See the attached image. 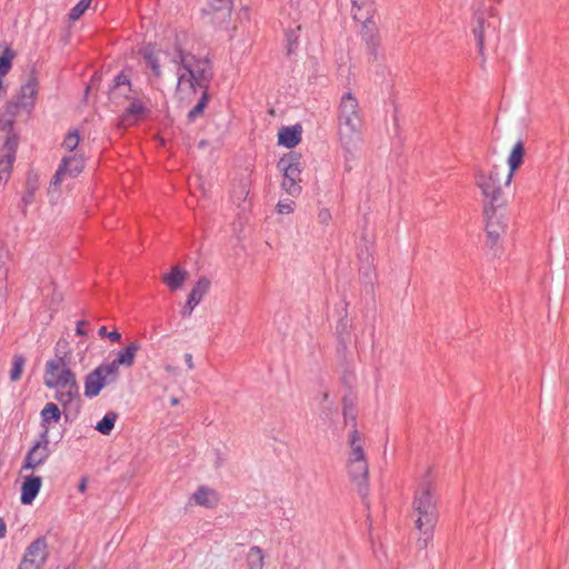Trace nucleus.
<instances>
[{"instance_id":"f257e3e1","label":"nucleus","mask_w":569,"mask_h":569,"mask_svg":"<svg viewBox=\"0 0 569 569\" xmlns=\"http://www.w3.org/2000/svg\"><path fill=\"white\" fill-rule=\"evenodd\" d=\"M412 509L417 518L415 528L418 531L417 547L426 549L433 539L435 527L438 521L437 498L431 479V471L420 480L413 493Z\"/></svg>"},{"instance_id":"f03ea898","label":"nucleus","mask_w":569,"mask_h":569,"mask_svg":"<svg viewBox=\"0 0 569 569\" xmlns=\"http://www.w3.org/2000/svg\"><path fill=\"white\" fill-rule=\"evenodd\" d=\"M363 118L360 112L359 101L352 92L342 94L337 112V134L340 147L346 153V159L353 157L362 144Z\"/></svg>"},{"instance_id":"7ed1b4c3","label":"nucleus","mask_w":569,"mask_h":569,"mask_svg":"<svg viewBox=\"0 0 569 569\" xmlns=\"http://www.w3.org/2000/svg\"><path fill=\"white\" fill-rule=\"evenodd\" d=\"M173 62L178 64L177 93L180 99H189L199 89H208L212 76L211 63L208 59L196 58L178 49Z\"/></svg>"},{"instance_id":"20e7f679","label":"nucleus","mask_w":569,"mask_h":569,"mask_svg":"<svg viewBox=\"0 0 569 569\" xmlns=\"http://www.w3.org/2000/svg\"><path fill=\"white\" fill-rule=\"evenodd\" d=\"M502 171L498 164H493L489 170L480 167L475 169V182L486 200L485 206L500 207L502 204Z\"/></svg>"},{"instance_id":"39448f33","label":"nucleus","mask_w":569,"mask_h":569,"mask_svg":"<svg viewBox=\"0 0 569 569\" xmlns=\"http://www.w3.org/2000/svg\"><path fill=\"white\" fill-rule=\"evenodd\" d=\"M72 352L69 342L60 339L54 347V356L46 362L43 382L59 380L76 375L71 370Z\"/></svg>"},{"instance_id":"423d86ee","label":"nucleus","mask_w":569,"mask_h":569,"mask_svg":"<svg viewBox=\"0 0 569 569\" xmlns=\"http://www.w3.org/2000/svg\"><path fill=\"white\" fill-rule=\"evenodd\" d=\"M278 169L283 174L282 189L292 197L299 196L302 190L300 156L293 152L283 156L278 162Z\"/></svg>"},{"instance_id":"0eeeda50","label":"nucleus","mask_w":569,"mask_h":569,"mask_svg":"<svg viewBox=\"0 0 569 569\" xmlns=\"http://www.w3.org/2000/svg\"><path fill=\"white\" fill-rule=\"evenodd\" d=\"M84 162L86 160L83 156L77 153L62 158L61 163L53 174L48 188V194L52 200L59 197L60 186L63 180L67 178H76L82 172Z\"/></svg>"},{"instance_id":"6e6552de","label":"nucleus","mask_w":569,"mask_h":569,"mask_svg":"<svg viewBox=\"0 0 569 569\" xmlns=\"http://www.w3.org/2000/svg\"><path fill=\"white\" fill-rule=\"evenodd\" d=\"M109 101L116 107H122L136 96H141L138 89L132 88V84L124 73H119L114 77L113 83L108 92Z\"/></svg>"},{"instance_id":"1a4fd4ad","label":"nucleus","mask_w":569,"mask_h":569,"mask_svg":"<svg viewBox=\"0 0 569 569\" xmlns=\"http://www.w3.org/2000/svg\"><path fill=\"white\" fill-rule=\"evenodd\" d=\"M49 443V436H46V432H40L39 439L33 443L24 457L22 470H34L39 466L43 465L51 453Z\"/></svg>"},{"instance_id":"9d476101","label":"nucleus","mask_w":569,"mask_h":569,"mask_svg":"<svg viewBox=\"0 0 569 569\" xmlns=\"http://www.w3.org/2000/svg\"><path fill=\"white\" fill-rule=\"evenodd\" d=\"M114 376L108 368L101 363L93 371L88 373L84 379V396L87 398L97 397L106 385L116 382Z\"/></svg>"},{"instance_id":"9b49d317","label":"nucleus","mask_w":569,"mask_h":569,"mask_svg":"<svg viewBox=\"0 0 569 569\" xmlns=\"http://www.w3.org/2000/svg\"><path fill=\"white\" fill-rule=\"evenodd\" d=\"M233 10V0H207V7L202 10L212 24L228 23Z\"/></svg>"},{"instance_id":"f8f14e48","label":"nucleus","mask_w":569,"mask_h":569,"mask_svg":"<svg viewBox=\"0 0 569 569\" xmlns=\"http://www.w3.org/2000/svg\"><path fill=\"white\" fill-rule=\"evenodd\" d=\"M17 148L18 138L14 136H10L4 140L0 154V186H4L11 176Z\"/></svg>"},{"instance_id":"ddd939ff","label":"nucleus","mask_w":569,"mask_h":569,"mask_svg":"<svg viewBox=\"0 0 569 569\" xmlns=\"http://www.w3.org/2000/svg\"><path fill=\"white\" fill-rule=\"evenodd\" d=\"M140 350V343L138 341H131L128 343L122 350H120L116 358L108 363H103L109 372L118 380L119 378V368L131 367L134 363L136 355Z\"/></svg>"},{"instance_id":"4468645a","label":"nucleus","mask_w":569,"mask_h":569,"mask_svg":"<svg viewBox=\"0 0 569 569\" xmlns=\"http://www.w3.org/2000/svg\"><path fill=\"white\" fill-rule=\"evenodd\" d=\"M148 109L142 100L141 96H136L134 99L128 102V107L124 108L123 112L119 117L118 126L121 128H128L139 122Z\"/></svg>"},{"instance_id":"2eb2a0df","label":"nucleus","mask_w":569,"mask_h":569,"mask_svg":"<svg viewBox=\"0 0 569 569\" xmlns=\"http://www.w3.org/2000/svg\"><path fill=\"white\" fill-rule=\"evenodd\" d=\"M48 558V545L43 537L36 539L26 550L22 563L26 566L41 568Z\"/></svg>"},{"instance_id":"dca6fc26","label":"nucleus","mask_w":569,"mask_h":569,"mask_svg":"<svg viewBox=\"0 0 569 569\" xmlns=\"http://www.w3.org/2000/svg\"><path fill=\"white\" fill-rule=\"evenodd\" d=\"M497 208L492 206H485L483 213L486 217V233L491 246L498 243L501 234L505 232L506 224L503 220L497 216Z\"/></svg>"},{"instance_id":"f3484780","label":"nucleus","mask_w":569,"mask_h":569,"mask_svg":"<svg viewBox=\"0 0 569 569\" xmlns=\"http://www.w3.org/2000/svg\"><path fill=\"white\" fill-rule=\"evenodd\" d=\"M38 93V81L36 77H30L26 83H23L17 96L13 98L17 100L20 106H22L23 111L27 114H30L33 107L34 100Z\"/></svg>"},{"instance_id":"a211bd4d","label":"nucleus","mask_w":569,"mask_h":569,"mask_svg":"<svg viewBox=\"0 0 569 569\" xmlns=\"http://www.w3.org/2000/svg\"><path fill=\"white\" fill-rule=\"evenodd\" d=\"M347 469L350 480L358 487L359 492L362 496H366L368 491L369 476L368 461L347 462Z\"/></svg>"},{"instance_id":"6ab92c4d","label":"nucleus","mask_w":569,"mask_h":569,"mask_svg":"<svg viewBox=\"0 0 569 569\" xmlns=\"http://www.w3.org/2000/svg\"><path fill=\"white\" fill-rule=\"evenodd\" d=\"M80 397V387L77 379L54 390V399L61 405L63 410L70 408L73 403H78Z\"/></svg>"},{"instance_id":"aec40b11","label":"nucleus","mask_w":569,"mask_h":569,"mask_svg":"<svg viewBox=\"0 0 569 569\" xmlns=\"http://www.w3.org/2000/svg\"><path fill=\"white\" fill-rule=\"evenodd\" d=\"M210 287V282L201 278L197 281L194 287L192 288L189 297L186 301L183 309L181 310L182 317H190L193 309L201 302L203 297L207 295Z\"/></svg>"},{"instance_id":"412c9836","label":"nucleus","mask_w":569,"mask_h":569,"mask_svg":"<svg viewBox=\"0 0 569 569\" xmlns=\"http://www.w3.org/2000/svg\"><path fill=\"white\" fill-rule=\"evenodd\" d=\"M525 157V143L522 139H518L511 148L507 163L509 167L508 173L505 176V186H509L513 179L516 170L522 164Z\"/></svg>"},{"instance_id":"4be33fe9","label":"nucleus","mask_w":569,"mask_h":569,"mask_svg":"<svg viewBox=\"0 0 569 569\" xmlns=\"http://www.w3.org/2000/svg\"><path fill=\"white\" fill-rule=\"evenodd\" d=\"M42 485V479L39 476H28L24 478L21 486V503L31 505L38 496Z\"/></svg>"},{"instance_id":"5701e85b","label":"nucleus","mask_w":569,"mask_h":569,"mask_svg":"<svg viewBox=\"0 0 569 569\" xmlns=\"http://www.w3.org/2000/svg\"><path fill=\"white\" fill-rule=\"evenodd\" d=\"M349 446L350 452L347 462L367 461L362 445V438L356 428V423L353 425V428L349 435Z\"/></svg>"},{"instance_id":"b1692460","label":"nucleus","mask_w":569,"mask_h":569,"mask_svg":"<svg viewBox=\"0 0 569 569\" xmlns=\"http://www.w3.org/2000/svg\"><path fill=\"white\" fill-rule=\"evenodd\" d=\"M42 431L49 436L52 423H58L61 419V410L54 402H48L40 412Z\"/></svg>"},{"instance_id":"393cba45","label":"nucleus","mask_w":569,"mask_h":569,"mask_svg":"<svg viewBox=\"0 0 569 569\" xmlns=\"http://www.w3.org/2000/svg\"><path fill=\"white\" fill-rule=\"evenodd\" d=\"M351 12L356 21H368L373 17V0H351Z\"/></svg>"},{"instance_id":"a878e982","label":"nucleus","mask_w":569,"mask_h":569,"mask_svg":"<svg viewBox=\"0 0 569 569\" xmlns=\"http://www.w3.org/2000/svg\"><path fill=\"white\" fill-rule=\"evenodd\" d=\"M362 24L361 36L362 39L367 42L369 50L372 54L377 56L379 39H378V29L372 21V18L368 21H359Z\"/></svg>"},{"instance_id":"bb28decb","label":"nucleus","mask_w":569,"mask_h":569,"mask_svg":"<svg viewBox=\"0 0 569 569\" xmlns=\"http://www.w3.org/2000/svg\"><path fill=\"white\" fill-rule=\"evenodd\" d=\"M192 499L196 505L206 507V508H213L217 506L219 498L217 492L206 486H201L197 489V491L193 493Z\"/></svg>"},{"instance_id":"cd10ccee","label":"nucleus","mask_w":569,"mask_h":569,"mask_svg":"<svg viewBox=\"0 0 569 569\" xmlns=\"http://www.w3.org/2000/svg\"><path fill=\"white\" fill-rule=\"evenodd\" d=\"M301 141V127H283L278 133V142L287 148H293Z\"/></svg>"},{"instance_id":"c85d7f7f","label":"nucleus","mask_w":569,"mask_h":569,"mask_svg":"<svg viewBox=\"0 0 569 569\" xmlns=\"http://www.w3.org/2000/svg\"><path fill=\"white\" fill-rule=\"evenodd\" d=\"M187 277V271L180 269L179 267H173L171 268L170 272L162 277V280L171 291H176L183 286Z\"/></svg>"},{"instance_id":"c756f323","label":"nucleus","mask_w":569,"mask_h":569,"mask_svg":"<svg viewBox=\"0 0 569 569\" xmlns=\"http://www.w3.org/2000/svg\"><path fill=\"white\" fill-rule=\"evenodd\" d=\"M39 189V181L36 176H29L26 182V191L22 196V206L26 209L34 201L36 192Z\"/></svg>"},{"instance_id":"7c9ffc66","label":"nucleus","mask_w":569,"mask_h":569,"mask_svg":"<svg viewBox=\"0 0 569 569\" xmlns=\"http://www.w3.org/2000/svg\"><path fill=\"white\" fill-rule=\"evenodd\" d=\"M118 415L113 411L107 412L103 418L97 423L96 430L100 433L108 436L112 431L117 421Z\"/></svg>"},{"instance_id":"2f4dec72","label":"nucleus","mask_w":569,"mask_h":569,"mask_svg":"<svg viewBox=\"0 0 569 569\" xmlns=\"http://www.w3.org/2000/svg\"><path fill=\"white\" fill-rule=\"evenodd\" d=\"M264 553L259 547H251L247 555V563L250 569H261L264 565L263 562Z\"/></svg>"},{"instance_id":"473e14b6","label":"nucleus","mask_w":569,"mask_h":569,"mask_svg":"<svg viewBox=\"0 0 569 569\" xmlns=\"http://www.w3.org/2000/svg\"><path fill=\"white\" fill-rule=\"evenodd\" d=\"M201 96L196 106L189 111L188 119L189 121H194L198 117L203 113V110L208 102V92L207 89H199Z\"/></svg>"},{"instance_id":"72a5a7b5","label":"nucleus","mask_w":569,"mask_h":569,"mask_svg":"<svg viewBox=\"0 0 569 569\" xmlns=\"http://www.w3.org/2000/svg\"><path fill=\"white\" fill-rule=\"evenodd\" d=\"M16 57V52L7 47L0 56V77H6L12 66V60Z\"/></svg>"},{"instance_id":"f704fd0d","label":"nucleus","mask_w":569,"mask_h":569,"mask_svg":"<svg viewBox=\"0 0 569 569\" xmlns=\"http://www.w3.org/2000/svg\"><path fill=\"white\" fill-rule=\"evenodd\" d=\"M26 366V358L22 355H14L12 358V367L10 370V380H20Z\"/></svg>"},{"instance_id":"c9c22d12","label":"nucleus","mask_w":569,"mask_h":569,"mask_svg":"<svg viewBox=\"0 0 569 569\" xmlns=\"http://www.w3.org/2000/svg\"><path fill=\"white\" fill-rule=\"evenodd\" d=\"M477 26L473 27L472 32L475 34V38L477 40V44L479 48V52L482 54L483 51V38H485V31H486V23L482 16L477 14Z\"/></svg>"},{"instance_id":"e433bc0d","label":"nucleus","mask_w":569,"mask_h":569,"mask_svg":"<svg viewBox=\"0 0 569 569\" xmlns=\"http://www.w3.org/2000/svg\"><path fill=\"white\" fill-rule=\"evenodd\" d=\"M92 0H80L69 13V18L72 21L78 20L90 7Z\"/></svg>"},{"instance_id":"4c0bfd02","label":"nucleus","mask_w":569,"mask_h":569,"mask_svg":"<svg viewBox=\"0 0 569 569\" xmlns=\"http://www.w3.org/2000/svg\"><path fill=\"white\" fill-rule=\"evenodd\" d=\"M21 112H24L23 109H22V106H20V103L17 100L11 99L10 101L7 102V104L4 107V111L2 113L8 116L9 119L16 120V118Z\"/></svg>"},{"instance_id":"58836bf2","label":"nucleus","mask_w":569,"mask_h":569,"mask_svg":"<svg viewBox=\"0 0 569 569\" xmlns=\"http://www.w3.org/2000/svg\"><path fill=\"white\" fill-rule=\"evenodd\" d=\"M144 59L147 60L149 67L152 69L154 76H160V58L159 52L147 51L144 53Z\"/></svg>"},{"instance_id":"ea45409f","label":"nucleus","mask_w":569,"mask_h":569,"mask_svg":"<svg viewBox=\"0 0 569 569\" xmlns=\"http://www.w3.org/2000/svg\"><path fill=\"white\" fill-rule=\"evenodd\" d=\"M79 141H80V138H79V133L78 131H72V132H69L63 142H62V147L67 150V151H74L76 148L78 147L79 144Z\"/></svg>"},{"instance_id":"a19ab883","label":"nucleus","mask_w":569,"mask_h":569,"mask_svg":"<svg viewBox=\"0 0 569 569\" xmlns=\"http://www.w3.org/2000/svg\"><path fill=\"white\" fill-rule=\"evenodd\" d=\"M13 124H14L13 119H9V117L6 116L4 113H2L0 116V131H3L7 133L6 139L10 136H14L17 138V136L13 133Z\"/></svg>"},{"instance_id":"79ce46f5","label":"nucleus","mask_w":569,"mask_h":569,"mask_svg":"<svg viewBox=\"0 0 569 569\" xmlns=\"http://www.w3.org/2000/svg\"><path fill=\"white\" fill-rule=\"evenodd\" d=\"M77 379V376L73 375V376H70V377H67L64 379H59V380H48L47 382H43L44 386L48 388V389H52V390H56V389H59L60 387L64 386V385H68V382L72 381Z\"/></svg>"},{"instance_id":"37998d69","label":"nucleus","mask_w":569,"mask_h":569,"mask_svg":"<svg viewBox=\"0 0 569 569\" xmlns=\"http://www.w3.org/2000/svg\"><path fill=\"white\" fill-rule=\"evenodd\" d=\"M295 209V202L292 200H281L277 204V211L280 214H289Z\"/></svg>"},{"instance_id":"c03bdc74","label":"nucleus","mask_w":569,"mask_h":569,"mask_svg":"<svg viewBox=\"0 0 569 569\" xmlns=\"http://www.w3.org/2000/svg\"><path fill=\"white\" fill-rule=\"evenodd\" d=\"M6 259H7V251L0 243V282L7 278V273H8Z\"/></svg>"},{"instance_id":"a18cd8bd","label":"nucleus","mask_w":569,"mask_h":569,"mask_svg":"<svg viewBox=\"0 0 569 569\" xmlns=\"http://www.w3.org/2000/svg\"><path fill=\"white\" fill-rule=\"evenodd\" d=\"M98 335L102 338L108 337L110 339V341H112V342H118L121 339L120 332H118L117 330L107 332V328L104 326L100 327Z\"/></svg>"},{"instance_id":"49530a36","label":"nucleus","mask_w":569,"mask_h":569,"mask_svg":"<svg viewBox=\"0 0 569 569\" xmlns=\"http://www.w3.org/2000/svg\"><path fill=\"white\" fill-rule=\"evenodd\" d=\"M332 219L331 212L327 208H322L318 212V221L323 226H328Z\"/></svg>"},{"instance_id":"de8ad7c7","label":"nucleus","mask_w":569,"mask_h":569,"mask_svg":"<svg viewBox=\"0 0 569 569\" xmlns=\"http://www.w3.org/2000/svg\"><path fill=\"white\" fill-rule=\"evenodd\" d=\"M184 361L189 370L194 369V362L191 353H184Z\"/></svg>"},{"instance_id":"09e8293b","label":"nucleus","mask_w":569,"mask_h":569,"mask_svg":"<svg viewBox=\"0 0 569 569\" xmlns=\"http://www.w3.org/2000/svg\"><path fill=\"white\" fill-rule=\"evenodd\" d=\"M86 325V321L80 320L77 322L76 333L79 336H84L86 331L83 329V326Z\"/></svg>"},{"instance_id":"8fccbe9b","label":"nucleus","mask_w":569,"mask_h":569,"mask_svg":"<svg viewBox=\"0 0 569 569\" xmlns=\"http://www.w3.org/2000/svg\"><path fill=\"white\" fill-rule=\"evenodd\" d=\"M87 487H88V479L86 477H82L78 485V490L80 492H84L87 490Z\"/></svg>"},{"instance_id":"3c124183","label":"nucleus","mask_w":569,"mask_h":569,"mask_svg":"<svg viewBox=\"0 0 569 569\" xmlns=\"http://www.w3.org/2000/svg\"><path fill=\"white\" fill-rule=\"evenodd\" d=\"M7 533V525L2 518H0V539L4 538Z\"/></svg>"},{"instance_id":"603ef678","label":"nucleus","mask_w":569,"mask_h":569,"mask_svg":"<svg viewBox=\"0 0 569 569\" xmlns=\"http://www.w3.org/2000/svg\"><path fill=\"white\" fill-rule=\"evenodd\" d=\"M3 78L4 77H0V98L6 93V88L3 86Z\"/></svg>"},{"instance_id":"864d4df0","label":"nucleus","mask_w":569,"mask_h":569,"mask_svg":"<svg viewBox=\"0 0 569 569\" xmlns=\"http://www.w3.org/2000/svg\"><path fill=\"white\" fill-rule=\"evenodd\" d=\"M170 405H171V406H177V405H179V399H178V398H176V397H172V398L170 399Z\"/></svg>"},{"instance_id":"5fc2aeb1","label":"nucleus","mask_w":569,"mask_h":569,"mask_svg":"<svg viewBox=\"0 0 569 569\" xmlns=\"http://www.w3.org/2000/svg\"><path fill=\"white\" fill-rule=\"evenodd\" d=\"M343 416L346 420L348 419V417H350V413H348L347 408H345L343 410Z\"/></svg>"},{"instance_id":"6e6d98bb","label":"nucleus","mask_w":569,"mask_h":569,"mask_svg":"<svg viewBox=\"0 0 569 569\" xmlns=\"http://www.w3.org/2000/svg\"><path fill=\"white\" fill-rule=\"evenodd\" d=\"M343 416L346 420L348 419V417H350V413H348L347 408H345L343 410Z\"/></svg>"},{"instance_id":"4d7b16f0","label":"nucleus","mask_w":569,"mask_h":569,"mask_svg":"<svg viewBox=\"0 0 569 569\" xmlns=\"http://www.w3.org/2000/svg\"><path fill=\"white\" fill-rule=\"evenodd\" d=\"M166 370H167L168 372H173V371H174V369H173L172 367H170V366H168V367L166 368Z\"/></svg>"},{"instance_id":"13d9d810","label":"nucleus","mask_w":569,"mask_h":569,"mask_svg":"<svg viewBox=\"0 0 569 569\" xmlns=\"http://www.w3.org/2000/svg\"><path fill=\"white\" fill-rule=\"evenodd\" d=\"M242 193H243V194H247V193H248V191L246 190V188H243V189H242Z\"/></svg>"}]
</instances>
